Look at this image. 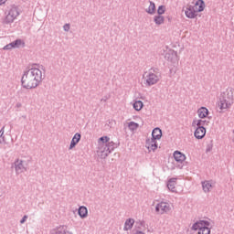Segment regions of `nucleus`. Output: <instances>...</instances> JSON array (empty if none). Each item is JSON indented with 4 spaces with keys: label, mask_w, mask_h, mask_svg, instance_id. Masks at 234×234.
I'll use <instances>...</instances> for the list:
<instances>
[{
    "label": "nucleus",
    "mask_w": 234,
    "mask_h": 234,
    "mask_svg": "<svg viewBox=\"0 0 234 234\" xmlns=\"http://www.w3.org/2000/svg\"><path fill=\"white\" fill-rule=\"evenodd\" d=\"M43 81V71L39 68L33 67L24 71L21 78L23 89H37Z\"/></svg>",
    "instance_id": "nucleus-1"
},
{
    "label": "nucleus",
    "mask_w": 234,
    "mask_h": 234,
    "mask_svg": "<svg viewBox=\"0 0 234 234\" xmlns=\"http://www.w3.org/2000/svg\"><path fill=\"white\" fill-rule=\"evenodd\" d=\"M206 4L204 0H197L194 5H188L185 11V15L188 19H195L198 12H204Z\"/></svg>",
    "instance_id": "nucleus-2"
},
{
    "label": "nucleus",
    "mask_w": 234,
    "mask_h": 234,
    "mask_svg": "<svg viewBox=\"0 0 234 234\" xmlns=\"http://www.w3.org/2000/svg\"><path fill=\"white\" fill-rule=\"evenodd\" d=\"M118 144L111 141L108 144H99L98 149H97V154L102 160H105L114 149H118Z\"/></svg>",
    "instance_id": "nucleus-3"
},
{
    "label": "nucleus",
    "mask_w": 234,
    "mask_h": 234,
    "mask_svg": "<svg viewBox=\"0 0 234 234\" xmlns=\"http://www.w3.org/2000/svg\"><path fill=\"white\" fill-rule=\"evenodd\" d=\"M211 223L207 220H199L193 224L192 229L197 231V234H211V229H209Z\"/></svg>",
    "instance_id": "nucleus-4"
},
{
    "label": "nucleus",
    "mask_w": 234,
    "mask_h": 234,
    "mask_svg": "<svg viewBox=\"0 0 234 234\" xmlns=\"http://www.w3.org/2000/svg\"><path fill=\"white\" fill-rule=\"evenodd\" d=\"M19 16V7L16 5L10 6L7 15L5 18V23L6 25H10V23H14L16 19Z\"/></svg>",
    "instance_id": "nucleus-5"
},
{
    "label": "nucleus",
    "mask_w": 234,
    "mask_h": 234,
    "mask_svg": "<svg viewBox=\"0 0 234 234\" xmlns=\"http://www.w3.org/2000/svg\"><path fill=\"white\" fill-rule=\"evenodd\" d=\"M155 211L159 215H165L171 211V205L165 201H161L155 206Z\"/></svg>",
    "instance_id": "nucleus-6"
},
{
    "label": "nucleus",
    "mask_w": 234,
    "mask_h": 234,
    "mask_svg": "<svg viewBox=\"0 0 234 234\" xmlns=\"http://www.w3.org/2000/svg\"><path fill=\"white\" fill-rule=\"evenodd\" d=\"M25 164H27V162L22 159L17 158L15 160L14 165H15V171L16 175H21V173H25L26 171H28V167H27Z\"/></svg>",
    "instance_id": "nucleus-7"
},
{
    "label": "nucleus",
    "mask_w": 234,
    "mask_h": 234,
    "mask_svg": "<svg viewBox=\"0 0 234 234\" xmlns=\"http://www.w3.org/2000/svg\"><path fill=\"white\" fill-rule=\"evenodd\" d=\"M158 81H160V77H158V75L150 71L146 76L145 85L146 87H152V85H156Z\"/></svg>",
    "instance_id": "nucleus-8"
},
{
    "label": "nucleus",
    "mask_w": 234,
    "mask_h": 234,
    "mask_svg": "<svg viewBox=\"0 0 234 234\" xmlns=\"http://www.w3.org/2000/svg\"><path fill=\"white\" fill-rule=\"evenodd\" d=\"M20 47H25V41L22 39H16L3 48V50H12V48H20Z\"/></svg>",
    "instance_id": "nucleus-9"
},
{
    "label": "nucleus",
    "mask_w": 234,
    "mask_h": 234,
    "mask_svg": "<svg viewBox=\"0 0 234 234\" xmlns=\"http://www.w3.org/2000/svg\"><path fill=\"white\" fill-rule=\"evenodd\" d=\"M145 147L148 149V151H156V149H158V144L156 143V139H146Z\"/></svg>",
    "instance_id": "nucleus-10"
},
{
    "label": "nucleus",
    "mask_w": 234,
    "mask_h": 234,
    "mask_svg": "<svg viewBox=\"0 0 234 234\" xmlns=\"http://www.w3.org/2000/svg\"><path fill=\"white\" fill-rule=\"evenodd\" d=\"M194 136L197 140H202V138L206 136V127L197 126L194 133Z\"/></svg>",
    "instance_id": "nucleus-11"
},
{
    "label": "nucleus",
    "mask_w": 234,
    "mask_h": 234,
    "mask_svg": "<svg viewBox=\"0 0 234 234\" xmlns=\"http://www.w3.org/2000/svg\"><path fill=\"white\" fill-rule=\"evenodd\" d=\"M231 105H233V101L229 100V99H226L223 98L220 100L219 101V109H229V107H231Z\"/></svg>",
    "instance_id": "nucleus-12"
},
{
    "label": "nucleus",
    "mask_w": 234,
    "mask_h": 234,
    "mask_svg": "<svg viewBox=\"0 0 234 234\" xmlns=\"http://www.w3.org/2000/svg\"><path fill=\"white\" fill-rule=\"evenodd\" d=\"M80 140H81V133H75L70 142L69 149H74V147H76V144L80 143Z\"/></svg>",
    "instance_id": "nucleus-13"
},
{
    "label": "nucleus",
    "mask_w": 234,
    "mask_h": 234,
    "mask_svg": "<svg viewBox=\"0 0 234 234\" xmlns=\"http://www.w3.org/2000/svg\"><path fill=\"white\" fill-rule=\"evenodd\" d=\"M167 187L172 193H176V178H170L167 182Z\"/></svg>",
    "instance_id": "nucleus-14"
},
{
    "label": "nucleus",
    "mask_w": 234,
    "mask_h": 234,
    "mask_svg": "<svg viewBox=\"0 0 234 234\" xmlns=\"http://www.w3.org/2000/svg\"><path fill=\"white\" fill-rule=\"evenodd\" d=\"M198 118H201V120H204V118H207L209 114V110L206 107H201L197 110Z\"/></svg>",
    "instance_id": "nucleus-15"
},
{
    "label": "nucleus",
    "mask_w": 234,
    "mask_h": 234,
    "mask_svg": "<svg viewBox=\"0 0 234 234\" xmlns=\"http://www.w3.org/2000/svg\"><path fill=\"white\" fill-rule=\"evenodd\" d=\"M174 158L176 162H179L180 164L186 162V154H182L180 151H176L174 153Z\"/></svg>",
    "instance_id": "nucleus-16"
},
{
    "label": "nucleus",
    "mask_w": 234,
    "mask_h": 234,
    "mask_svg": "<svg viewBox=\"0 0 234 234\" xmlns=\"http://www.w3.org/2000/svg\"><path fill=\"white\" fill-rule=\"evenodd\" d=\"M193 127H195L197 125V127H204L205 125H209V121L207 120H194L192 122Z\"/></svg>",
    "instance_id": "nucleus-17"
},
{
    "label": "nucleus",
    "mask_w": 234,
    "mask_h": 234,
    "mask_svg": "<svg viewBox=\"0 0 234 234\" xmlns=\"http://www.w3.org/2000/svg\"><path fill=\"white\" fill-rule=\"evenodd\" d=\"M201 186L203 187L204 193H209L211 191V188L213 187V185H211V181H202Z\"/></svg>",
    "instance_id": "nucleus-18"
},
{
    "label": "nucleus",
    "mask_w": 234,
    "mask_h": 234,
    "mask_svg": "<svg viewBox=\"0 0 234 234\" xmlns=\"http://www.w3.org/2000/svg\"><path fill=\"white\" fill-rule=\"evenodd\" d=\"M133 226H134V219L128 218L124 222L123 231H129V229H133Z\"/></svg>",
    "instance_id": "nucleus-19"
},
{
    "label": "nucleus",
    "mask_w": 234,
    "mask_h": 234,
    "mask_svg": "<svg viewBox=\"0 0 234 234\" xmlns=\"http://www.w3.org/2000/svg\"><path fill=\"white\" fill-rule=\"evenodd\" d=\"M152 138L154 140H160L162 138V130L158 127L154 128L152 132Z\"/></svg>",
    "instance_id": "nucleus-20"
},
{
    "label": "nucleus",
    "mask_w": 234,
    "mask_h": 234,
    "mask_svg": "<svg viewBox=\"0 0 234 234\" xmlns=\"http://www.w3.org/2000/svg\"><path fill=\"white\" fill-rule=\"evenodd\" d=\"M78 213L80 218H87V215H89V210L86 208V207L81 206L79 207Z\"/></svg>",
    "instance_id": "nucleus-21"
},
{
    "label": "nucleus",
    "mask_w": 234,
    "mask_h": 234,
    "mask_svg": "<svg viewBox=\"0 0 234 234\" xmlns=\"http://www.w3.org/2000/svg\"><path fill=\"white\" fill-rule=\"evenodd\" d=\"M154 21L155 25L160 26V25H164L165 18L164 17V16L157 15L154 17Z\"/></svg>",
    "instance_id": "nucleus-22"
},
{
    "label": "nucleus",
    "mask_w": 234,
    "mask_h": 234,
    "mask_svg": "<svg viewBox=\"0 0 234 234\" xmlns=\"http://www.w3.org/2000/svg\"><path fill=\"white\" fill-rule=\"evenodd\" d=\"M147 14H150L151 16H153V14H154L156 12V5H154V2L150 1V5L148 7V9H146Z\"/></svg>",
    "instance_id": "nucleus-23"
},
{
    "label": "nucleus",
    "mask_w": 234,
    "mask_h": 234,
    "mask_svg": "<svg viewBox=\"0 0 234 234\" xmlns=\"http://www.w3.org/2000/svg\"><path fill=\"white\" fill-rule=\"evenodd\" d=\"M143 108H144V102L142 101H136L133 103V109L135 111H142Z\"/></svg>",
    "instance_id": "nucleus-24"
},
{
    "label": "nucleus",
    "mask_w": 234,
    "mask_h": 234,
    "mask_svg": "<svg viewBox=\"0 0 234 234\" xmlns=\"http://www.w3.org/2000/svg\"><path fill=\"white\" fill-rule=\"evenodd\" d=\"M165 58L168 61H174V59L176 58V52L171 51L170 53H166Z\"/></svg>",
    "instance_id": "nucleus-25"
},
{
    "label": "nucleus",
    "mask_w": 234,
    "mask_h": 234,
    "mask_svg": "<svg viewBox=\"0 0 234 234\" xmlns=\"http://www.w3.org/2000/svg\"><path fill=\"white\" fill-rule=\"evenodd\" d=\"M233 90H234L233 88L227 89V100H230L231 101H233V98H234Z\"/></svg>",
    "instance_id": "nucleus-26"
},
{
    "label": "nucleus",
    "mask_w": 234,
    "mask_h": 234,
    "mask_svg": "<svg viewBox=\"0 0 234 234\" xmlns=\"http://www.w3.org/2000/svg\"><path fill=\"white\" fill-rule=\"evenodd\" d=\"M128 127H129L130 131H136V129H138V127H140V124H138L137 122H130L128 123Z\"/></svg>",
    "instance_id": "nucleus-27"
},
{
    "label": "nucleus",
    "mask_w": 234,
    "mask_h": 234,
    "mask_svg": "<svg viewBox=\"0 0 234 234\" xmlns=\"http://www.w3.org/2000/svg\"><path fill=\"white\" fill-rule=\"evenodd\" d=\"M6 140L5 139V126H3L0 130V144H5Z\"/></svg>",
    "instance_id": "nucleus-28"
},
{
    "label": "nucleus",
    "mask_w": 234,
    "mask_h": 234,
    "mask_svg": "<svg viewBox=\"0 0 234 234\" xmlns=\"http://www.w3.org/2000/svg\"><path fill=\"white\" fill-rule=\"evenodd\" d=\"M157 14V16H164V14H165V5H159Z\"/></svg>",
    "instance_id": "nucleus-29"
},
{
    "label": "nucleus",
    "mask_w": 234,
    "mask_h": 234,
    "mask_svg": "<svg viewBox=\"0 0 234 234\" xmlns=\"http://www.w3.org/2000/svg\"><path fill=\"white\" fill-rule=\"evenodd\" d=\"M111 138H109V136H102L99 139L100 142H101V144H109Z\"/></svg>",
    "instance_id": "nucleus-30"
},
{
    "label": "nucleus",
    "mask_w": 234,
    "mask_h": 234,
    "mask_svg": "<svg viewBox=\"0 0 234 234\" xmlns=\"http://www.w3.org/2000/svg\"><path fill=\"white\" fill-rule=\"evenodd\" d=\"M63 28L65 32H69L70 30V24H65Z\"/></svg>",
    "instance_id": "nucleus-31"
},
{
    "label": "nucleus",
    "mask_w": 234,
    "mask_h": 234,
    "mask_svg": "<svg viewBox=\"0 0 234 234\" xmlns=\"http://www.w3.org/2000/svg\"><path fill=\"white\" fill-rule=\"evenodd\" d=\"M27 218H28V216L25 215L20 220V224H25V222H27Z\"/></svg>",
    "instance_id": "nucleus-32"
},
{
    "label": "nucleus",
    "mask_w": 234,
    "mask_h": 234,
    "mask_svg": "<svg viewBox=\"0 0 234 234\" xmlns=\"http://www.w3.org/2000/svg\"><path fill=\"white\" fill-rule=\"evenodd\" d=\"M23 107V104L21 102H16L15 105V109H21Z\"/></svg>",
    "instance_id": "nucleus-33"
},
{
    "label": "nucleus",
    "mask_w": 234,
    "mask_h": 234,
    "mask_svg": "<svg viewBox=\"0 0 234 234\" xmlns=\"http://www.w3.org/2000/svg\"><path fill=\"white\" fill-rule=\"evenodd\" d=\"M110 97L104 96L102 99H101V101L106 102L109 100Z\"/></svg>",
    "instance_id": "nucleus-34"
},
{
    "label": "nucleus",
    "mask_w": 234,
    "mask_h": 234,
    "mask_svg": "<svg viewBox=\"0 0 234 234\" xmlns=\"http://www.w3.org/2000/svg\"><path fill=\"white\" fill-rule=\"evenodd\" d=\"M7 0H0V6L5 5V3H6Z\"/></svg>",
    "instance_id": "nucleus-35"
},
{
    "label": "nucleus",
    "mask_w": 234,
    "mask_h": 234,
    "mask_svg": "<svg viewBox=\"0 0 234 234\" xmlns=\"http://www.w3.org/2000/svg\"><path fill=\"white\" fill-rule=\"evenodd\" d=\"M134 234H145V233H144V232L141 231V230H137Z\"/></svg>",
    "instance_id": "nucleus-36"
},
{
    "label": "nucleus",
    "mask_w": 234,
    "mask_h": 234,
    "mask_svg": "<svg viewBox=\"0 0 234 234\" xmlns=\"http://www.w3.org/2000/svg\"><path fill=\"white\" fill-rule=\"evenodd\" d=\"M34 67H39V64H34Z\"/></svg>",
    "instance_id": "nucleus-37"
},
{
    "label": "nucleus",
    "mask_w": 234,
    "mask_h": 234,
    "mask_svg": "<svg viewBox=\"0 0 234 234\" xmlns=\"http://www.w3.org/2000/svg\"><path fill=\"white\" fill-rule=\"evenodd\" d=\"M167 19H168V21H171V17L168 16Z\"/></svg>",
    "instance_id": "nucleus-38"
},
{
    "label": "nucleus",
    "mask_w": 234,
    "mask_h": 234,
    "mask_svg": "<svg viewBox=\"0 0 234 234\" xmlns=\"http://www.w3.org/2000/svg\"><path fill=\"white\" fill-rule=\"evenodd\" d=\"M0 197H1V194H0Z\"/></svg>",
    "instance_id": "nucleus-39"
}]
</instances>
